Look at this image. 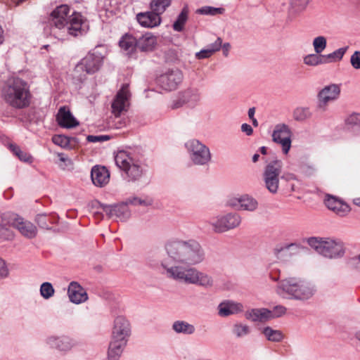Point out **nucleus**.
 Returning a JSON list of instances; mask_svg holds the SVG:
<instances>
[{
	"instance_id": "nucleus-1",
	"label": "nucleus",
	"mask_w": 360,
	"mask_h": 360,
	"mask_svg": "<svg viewBox=\"0 0 360 360\" xmlns=\"http://www.w3.org/2000/svg\"><path fill=\"white\" fill-rule=\"evenodd\" d=\"M167 257L162 265L169 277L188 283H200L201 273L190 266L201 262L202 254L198 242L176 241L167 245Z\"/></svg>"
},
{
	"instance_id": "nucleus-2",
	"label": "nucleus",
	"mask_w": 360,
	"mask_h": 360,
	"mask_svg": "<svg viewBox=\"0 0 360 360\" xmlns=\"http://www.w3.org/2000/svg\"><path fill=\"white\" fill-rule=\"evenodd\" d=\"M70 8L67 5L58 6L51 13L52 32L56 34V30H64L70 35L77 36L85 30L86 27L82 15L74 12L69 15Z\"/></svg>"
},
{
	"instance_id": "nucleus-3",
	"label": "nucleus",
	"mask_w": 360,
	"mask_h": 360,
	"mask_svg": "<svg viewBox=\"0 0 360 360\" xmlns=\"http://www.w3.org/2000/svg\"><path fill=\"white\" fill-rule=\"evenodd\" d=\"M2 97L10 106L22 109L30 105L32 95L26 82L19 77H13L5 83Z\"/></svg>"
},
{
	"instance_id": "nucleus-4",
	"label": "nucleus",
	"mask_w": 360,
	"mask_h": 360,
	"mask_svg": "<svg viewBox=\"0 0 360 360\" xmlns=\"http://www.w3.org/2000/svg\"><path fill=\"white\" fill-rule=\"evenodd\" d=\"M283 162L274 160L264 167L262 178L265 188L272 194L278 192L280 186L287 187L288 184L297 180L296 176L290 172H282Z\"/></svg>"
},
{
	"instance_id": "nucleus-5",
	"label": "nucleus",
	"mask_w": 360,
	"mask_h": 360,
	"mask_svg": "<svg viewBox=\"0 0 360 360\" xmlns=\"http://www.w3.org/2000/svg\"><path fill=\"white\" fill-rule=\"evenodd\" d=\"M314 287L309 282L300 278L290 277L281 281L277 286V293L286 299L304 301L315 293Z\"/></svg>"
},
{
	"instance_id": "nucleus-6",
	"label": "nucleus",
	"mask_w": 360,
	"mask_h": 360,
	"mask_svg": "<svg viewBox=\"0 0 360 360\" xmlns=\"http://www.w3.org/2000/svg\"><path fill=\"white\" fill-rule=\"evenodd\" d=\"M8 226L15 228L27 238H34L37 234V228L34 224L14 213H4L0 215V238H13V233Z\"/></svg>"
},
{
	"instance_id": "nucleus-7",
	"label": "nucleus",
	"mask_w": 360,
	"mask_h": 360,
	"mask_svg": "<svg viewBox=\"0 0 360 360\" xmlns=\"http://www.w3.org/2000/svg\"><path fill=\"white\" fill-rule=\"evenodd\" d=\"M308 245L318 253L328 258H335L344 255L343 243L333 238L311 237L307 240Z\"/></svg>"
},
{
	"instance_id": "nucleus-8",
	"label": "nucleus",
	"mask_w": 360,
	"mask_h": 360,
	"mask_svg": "<svg viewBox=\"0 0 360 360\" xmlns=\"http://www.w3.org/2000/svg\"><path fill=\"white\" fill-rule=\"evenodd\" d=\"M116 165L125 172L131 181L139 180L143 174L139 162L127 151L120 150L115 157Z\"/></svg>"
},
{
	"instance_id": "nucleus-9",
	"label": "nucleus",
	"mask_w": 360,
	"mask_h": 360,
	"mask_svg": "<svg viewBox=\"0 0 360 360\" xmlns=\"http://www.w3.org/2000/svg\"><path fill=\"white\" fill-rule=\"evenodd\" d=\"M103 56L100 53L96 51L89 52L76 65L75 72L79 74L82 79L86 74H94L97 72L101 66Z\"/></svg>"
},
{
	"instance_id": "nucleus-10",
	"label": "nucleus",
	"mask_w": 360,
	"mask_h": 360,
	"mask_svg": "<svg viewBox=\"0 0 360 360\" xmlns=\"http://www.w3.org/2000/svg\"><path fill=\"white\" fill-rule=\"evenodd\" d=\"M241 217L237 213H228L217 217L210 221L216 233H223L238 227L241 223Z\"/></svg>"
},
{
	"instance_id": "nucleus-11",
	"label": "nucleus",
	"mask_w": 360,
	"mask_h": 360,
	"mask_svg": "<svg viewBox=\"0 0 360 360\" xmlns=\"http://www.w3.org/2000/svg\"><path fill=\"white\" fill-rule=\"evenodd\" d=\"M272 141L280 145L284 154H288L292 143V132L290 127L285 124H276L272 131Z\"/></svg>"
},
{
	"instance_id": "nucleus-12",
	"label": "nucleus",
	"mask_w": 360,
	"mask_h": 360,
	"mask_svg": "<svg viewBox=\"0 0 360 360\" xmlns=\"http://www.w3.org/2000/svg\"><path fill=\"white\" fill-rule=\"evenodd\" d=\"M340 94V87L336 84H331L324 86L318 94L317 108L320 110H326L328 103L336 101Z\"/></svg>"
},
{
	"instance_id": "nucleus-13",
	"label": "nucleus",
	"mask_w": 360,
	"mask_h": 360,
	"mask_svg": "<svg viewBox=\"0 0 360 360\" xmlns=\"http://www.w3.org/2000/svg\"><path fill=\"white\" fill-rule=\"evenodd\" d=\"M131 333L129 321L124 316H117L115 319L112 331V340L122 344H127Z\"/></svg>"
},
{
	"instance_id": "nucleus-14",
	"label": "nucleus",
	"mask_w": 360,
	"mask_h": 360,
	"mask_svg": "<svg viewBox=\"0 0 360 360\" xmlns=\"http://www.w3.org/2000/svg\"><path fill=\"white\" fill-rule=\"evenodd\" d=\"M183 75L179 70H171L160 75L158 78L160 86L165 90L172 91L181 82Z\"/></svg>"
},
{
	"instance_id": "nucleus-15",
	"label": "nucleus",
	"mask_w": 360,
	"mask_h": 360,
	"mask_svg": "<svg viewBox=\"0 0 360 360\" xmlns=\"http://www.w3.org/2000/svg\"><path fill=\"white\" fill-rule=\"evenodd\" d=\"M128 87V84H124L112 103V112L117 117L127 110L130 96Z\"/></svg>"
},
{
	"instance_id": "nucleus-16",
	"label": "nucleus",
	"mask_w": 360,
	"mask_h": 360,
	"mask_svg": "<svg viewBox=\"0 0 360 360\" xmlns=\"http://www.w3.org/2000/svg\"><path fill=\"white\" fill-rule=\"evenodd\" d=\"M101 207L110 218H115L121 221H127L131 216V212L124 202L117 205H102Z\"/></svg>"
},
{
	"instance_id": "nucleus-17",
	"label": "nucleus",
	"mask_w": 360,
	"mask_h": 360,
	"mask_svg": "<svg viewBox=\"0 0 360 360\" xmlns=\"http://www.w3.org/2000/svg\"><path fill=\"white\" fill-rule=\"evenodd\" d=\"M324 203L329 210L340 216H345L350 211L349 206L347 203L330 194L326 195Z\"/></svg>"
},
{
	"instance_id": "nucleus-18",
	"label": "nucleus",
	"mask_w": 360,
	"mask_h": 360,
	"mask_svg": "<svg viewBox=\"0 0 360 360\" xmlns=\"http://www.w3.org/2000/svg\"><path fill=\"white\" fill-rule=\"evenodd\" d=\"M136 20L142 27L147 28L158 27L162 22L161 16L152 10L138 13Z\"/></svg>"
},
{
	"instance_id": "nucleus-19",
	"label": "nucleus",
	"mask_w": 360,
	"mask_h": 360,
	"mask_svg": "<svg viewBox=\"0 0 360 360\" xmlns=\"http://www.w3.org/2000/svg\"><path fill=\"white\" fill-rule=\"evenodd\" d=\"M46 343L53 348L60 351H68L76 345V341L68 336H51L47 338Z\"/></svg>"
},
{
	"instance_id": "nucleus-20",
	"label": "nucleus",
	"mask_w": 360,
	"mask_h": 360,
	"mask_svg": "<svg viewBox=\"0 0 360 360\" xmlns=\"http://www.w3.org/2000/svg\"><path fill=\"white\" fill-rule=\"evenodd\" d=\"M68 295L70 302L77 304L84 302L88 299L86 290L78 283L75 281L70 283Z\"/></svg>"
},
{
	"instance_id": "nucleus-21",
	"label": "nucleus",
	"mask_w": 360,
	"mask_h": 360,
	"mask_svg": "<svg viewBox=\"0 0 360 360\" xmlns=\"http://www.w3.org/2000/svg\"><path fill=\"white\" fill-rule=\"evenodd\" d=\"M91 176L93 184L98 187H103L110 181V172L105 167L94 166L91 169Z\"/></svg>"
},
{
	"instance_id": "nucleus-22",
	"label": "nucleus",
	"mask_w": 360,
	"mask_h": 360,
	"mask_svg": "<svg viewBox=\"0 0 360 360\" xmlns=\"http://www.w3.org/2000/svg\"><path fill=\"white\" fill-rule=\"evenodd\" d=\"M186 146L189 152L193 162L195 165L202 164V144L196 139L188 141Z\"/></svg>"
},
{
	"instance_id": "nucleus-23",
	"label": "nucleus",
	"mask_w": 360,
	"mask_h": 360,
	"mask_svg": "<svg viewBox=\"0 0 360 360\" xmlns=\"http://www.w3.org/2000/svg\"><path fill=\"white\" fill-rule=\"evenodd\" d=\"M157 44V37L150 32L146 33L137 39V48L143 52L154 51Z\"/></svg>"
},
{
	"instance_id": "nucleus-24",
	"label": "nucleus",
	"mask_w": 360,
	"mask_h": 360,
	"mask_svg": "<svg viewBox=\"0 0 360 360\" xmlns=\"http://www.w3.org/2000/svg\"><path fill=\"white\" fill-rule=\"evenodd\" d=\"M57 121L58 124L64 128H72L79 124V122L72 116L70 111L66 110L65 107L59 109L57 115Z\"/></svg>"
},
{
	"instance_id": "nucleus-25",
	"label": "nucleus",
	"mask_w": 360,
	"mask_h": 360,
	"mask_svg": "<svg viewBox=\"0 0 360 360\" xmlns=\"http://www.w3.org/2000/svg\"><path fill=\"white\" fill-rule=\"evenodd\" d=\"M245 318L255 322H265L272 319V313L265 308L252 309L245 312Z\"/></svg>"
},
{
	"instance_id": "nucleus-26",
	"label": "nucleus",
	"mask_w": 360,
	"mask_h": 360,
	"mask_svg": "<svg viewBox=\"0 0 360 360\" xmlns=\"http://www.w3.org/2000/svg\"><path fill=\"white\" fill-rule=\"evenodd\" d=\"M219 314L221 316H228L235 314L243 310L242 304L233 301H226L221 302L219 307Z\"/></svg>"
},
{
	"instance_id": "nucleus-27",
	"label": "nucleus",
	"mask_w": 360,
	"mask_h": 360,
	"mask_svg": "<svg viewBox=\"0 0 360 360\" xmlns=\"http://www.w3.org/2000/svg\"><path fill=\"white\" fill-rule=\"evenodd\" d=\"M120 46L127 54H131L137 47V40L131 35L125 34L120 41Z\"/></svg>"
},
{
	"instance_id": "nucleus-28",
	"label": "nucleus",
	"mask_w": 360,
	"mask_h": 360,
	"mask_svg": "<svg viewBox=\"0 0 360 360\" xmlns=\"http://www.w3.org/2000/svg\"><path fill=\"white\" fill-rule=\"evenodd\" d=\"M126 344L111 340L110 342L108 356L109 360H117L122 353Z\"/></svg>"
},
{
	"instance_id": "nucleus-29",
	"label": "nucleus",
	"mask_w": 360,
	"mask_h": 360,
	"mask_svg": "<svg viewBox=\"0 0 360 360\" xmlns=\"http://www.w3.org/2000/svg\"><path fill=\"white\" fill-rule=\"evenodd\" d=\"M172 0H151L150 8L161 16L170 6Z\"/></svg>"
},
{
	"instance_id": "nucleus-30",
	"label": "nucleus",
	"mask_w": 360,
	"mask_h": 360,
	"mask_svg": "<svg viewBox=\"0 0 360 360\" xmlns=\"http://www.w3.org/2000/svg\"><path fill=\"white\" fill-rule=\"evenodd\" d=\"M172 328L177 333L192 334L195 331L194 326L184 321H175Z\"/></svg>"
},
{
	"instance_id": "nucleus-31",
	"label": "nucleus",
	"mask_w": 360,
	"mask_h": 360,
	"mask_svg": "<svg viewBox=\"0 0 360 360\" xmlns=\"http://www.w3.org/2000/svg\"><path fill=\"white\" fill-rule=\"evenodd\" d=\"M303 62L305 65L309 66H317L326 64L324 56L319 53L308 54L303 58Z\"/></svg>"
},
{
	"instance_id": "nucleus-32",
	"label": "nucleus",
	"mask_w": 360,
	"mask_h": 360,
	"mask_svg": "<svg viewBox=\"0 0 360 360\" xmlns=\"http://www.w3.org/2000/svg\"><path fill=\"white\" fill-rule=\"evenodd\" d=\"M258 207V202L254 198L248 195H243V200L240 203V210L254 212Z\"/></svg>"
},
{
	"instance_id": "nucleus-33",
	"label": "nucleus",
	"mask_w": 360,
	"mask_h": 360,
	"mask_svg": "<svg viewBox=\"0 0 360 360\" xmlns=\"http://www.w3.org/2000/svg\"><path fill=\"white\" fill-rule=\"evenodd\" d=\"M347 49L348 46H345L335 50L331 53L323 55L326 64L341 60Z\"/></svg>"
},
{
	"instance_id": "nucleus-34",
	"label": "nucleus",
	"mask_w": 360,
	"mask_h": 360,
	"mask_svg": "<svg viewBox=\"0 0 360 360\" xmlns=\"http://www.w3.org/2000/svg\"><path fill=\"white\" fill-rule=\"evenodd\" d=\"M347 129H351L354 127H360V113L352 112L348 115L344 120Z\"/></svg>"
},
{
	"instance_id": "nucleus-35",
	"label": "nucleus",
	"mask_w": 360,
	"mask_h": 360,
	"mask_svg": "<svg viewBox=\"0 0 360 360\" xmlns=\"http://www.w3.org/2000/svg\"><path fill=\"white\" fill-rule=\"evenodd\" d=\"M263 333L268 340L272 342H280L283 338V335L280 330H274L270 327L264 328Z\"/></svg>"
},
{
	"instance_id": "nucleus-36",
	"label": "nucleus",
	"mask_w": 360,
	"mask_h": 360,
	"mask_svg": "<svg viewBox=\"0 0 360 360\" xmlns=\"http://www.w3.org/2000/svg\"><path fill=\"white\" fill-rule=\"evenodd\" d=\"M309 108L298 107L293 112V117L297 121H304L311 117Z\"/></svg>"
},
{
	"instance_id": "nucleus-37",
	"label": "nucleus",
	"mask_w": 360,
	"mask_h": 360,
	"mask_svg": "<svg viewBox=\"0 0 360 360\" xmlns=\"http://www.w3.org/2000/svg\"><path fill=\"white\" fill-rule=\"evenodd\" d=\"M124 203L127 204V207L129 205H134V206L140 205V206L147 207V206H150L152 205L153 200L150 198H141L134 196V197H131V198H127L126 200V201L124 202Z\"/></svg>"
},
{
	"instance_id": "nucleus-38",
	"label": "nucleus",
	"mask_w": 360,
	"mask_h": 360,
	"mask_svg": "<svg viewBox=\"0 0 360 360\" xmlns=\"http://www.w3.org/2000/svg\"><path fill=\"white\" fill-rule=\"evenodd\" d=\"M188 18V10L184 8L180 14L178 15L177 19L173 24V29L175 31L180 32L184 29V24L186 23Z\"/></svg>"
},
{
	"instance_id": "nucleus-39",
	"label": "nucleus",
	"mask_w": 360,
	"mask_h": 360,
	"mask_svg": "<svg viewBox=\"0 0 360 360\" xmlns=\"http://www.w3.org/2000/svg\"><path fill=\"white\" fill-rule=\"evenodd\" d=\"M10 149L11 151L21 160L25 162H31L32 160V156L22 150L19 146L15 144L10 145Z\"/></svg>"
},
{
	"instance_id": "nucleus-40",
	"label": "nucleus",
	"mask_w": 360,
	"mask_h": 360,
	"mask_svg": "<svg viewBox=\"0 0 360 360\" xmlns=\"http://www.w3.org/2000/svg\"><path fill=\"white\" fill-rule=\"evenodd\" d=\"M39 291L41 296L45 300L52 297L55 293V290L49 282L43 283L40 286Z\"/></svg>"
},
{
	"instance_id": "nucleus-41",
	"label": "nucleus",
	"mask_w": 360,
	"mask_h": 360,
	"mask_svg": "<svg viewBox=\"0 0 360 360\" xmlns=\"http://www.w3.org/2000/svg\"><path fill=\"white\" fill-rule=\"evenodd\" d=\"M222 40L220 37H217L214 42L207 45L206 49H204V58H208L212 53L219 51L221 47Z\"/></svg>"
},
{
	"instance_id": "nucleus-42",
	"label": "nucleus",
	"mask_w": 360,
	"mask_h": 360,
	"mask_svg": "<svg viewBox=\"0 0 360 360\" xmlns=\"http://www.w3.org/2000/svg\"><path fill=\"white\" fill-rule=\"evenodd\" d=\"M327 41L325 37L319 36L313 40V46L316 53L321 54L326 48Z\"/></svg>"
},
{
	"instance_id": "nucleus-43",
	"label": "nucleus",
	"mask_w": 360,
	"mask_h": 360,
	"mask_svg": "<svg viewBox=\"0 0 360 360\" xmlns=\"http://www.w3.org/2000/svg\"><path fill=\"white\" fill-rule=\"evenodd\" d=\"M75 140L74 138H69L64 135H56L52 138L53 142L61 146L62 148H68L71 142V141Z\"/></svg>"
},
{
	"instance_id": "nucleus-44",
	"label": "nucleus",
	"mask_w": 360,
	"mask_h": 360,
	"mask_svg": "<svg viewBox=\"0 0 360 360\" xmlns=\"http://www.w3.org/2000/svg\"><path fill=\"white\" fill-rule=\"evenodd\" d=\"M243 200V195L230 196L226 200V205L236 210H240V203Z\"/></svg>"
},
{
	"instance_id": "nucleus-45",
	"label": "nucleus",
	"mask_w": 360,
	"mask_h": 360,
	"mask_svg": "<svg viewBox=\"0 0 360 360\" xmlns=\"http://www.w3.org/2000/svg\"><path fill=\"white\" fill-rule=\"evenodd\" d=\"M233 332L238 338H240L248 335L250 333V328L245 324L236 323L233 326Z\"/></svg>"
},
{
	"instance_id": "nucleus-46",
	"label": "nucleus",
	"mask_w": 360,
	"mask_h": 360,
	"mask_svg": "<svg viewBox=\"0 0 360 360\" xmlns=\"http://www.w3.org/2000/svg\"><path fill=\"white\" fill-rule=\"evenodd\" d=\"M224 8H215L212 6H204V15H218L224 13Z\"/></svg>"
},
{
	"instance_id": "nucleus-47",
	"label": "nucleus",
	"mask_w": 360,
	"mask_h": 360,
	"mask_svg": "<svg viewBox=\"0 0 360 360\" xmlns=\"http://www.w3.org/2000/svg\"><path fill=\"white\" fill-rule=\"evenodd\" d=\"M352 67L355 70H360V51H355L350 58Z\"/></svg>"
},
{
	"instance_id": "nucleus-48",
	"label": "nucleus",
	"mask_w": 360,
	"mask_h": 360,
	"mask_svg": "<svg viewBox=\"0 0 360 360\" xmlns=\"http://www.w3.org/2000/svg\"><path fill=\"white\" fill-rule=\"evenodd\" d=\"M86 139L89 142L96 143V142H103L110 139V136L108 135H89L86 137Z\"/></svg>"
},
{
	"instance_id": "nucleus-49",
	"label": "nucleus",
	"mask_w": 360,
	"mask_h": 360,
	"mask_svg": "<svg viewBox=\"0 0 360 360\" xmlns=\"http://www.w3.org/2000/svg\"><path fill=\"white\" fill-rule=\"evenodd\" d=\"M286 308L282 305L276 306L271 312L272 313V319L280 317L286 312Z\"/></svg>"
},
{
	"instance_id": "nucleus-50",
	"label": "nucleus",
	"mask_w": 360,
	"mask_h": 360,
	"mask_svg": "<svg viewBox=\"0 0 360 360\" xmlns=\"http://www.w3.org/2000/svg\"><path fill=\"white\" fill-rule=\"evenodd\" d=\"M8 274L9 271L5 261L0 258V278H5Z\"/></svg>"
},
{
	"instance_id": "nucleus-51",
	"label": "nucleus",
	"mask_w": 360,
	"mask_h": 360,
	"mask_svg": "<svg viewBox=\"0 0 360 360\" xmlns=\"http://www.w3.org/2000/svg\"><path fill=\"white\" fill-rule=\"evenodd\" d=\"M292 5L297 8L298 11L304 10L307 4V0H292Z\"/></svg>"
},
{
	"instance_id": "nucleus-52",
	"label": "nucleus",
	"mask_w": 360,
	"mask_h": 360,
	"mask_svg": "<svg viewBox=\"0 0 360 360\" xmlns=\"http://www.w3.org/2000/svg\"><path fill=\"white\" fill-rule=\"evenodd\" d=\"M186 103L185 96L182 98H179L176 100H174L171 104V108L172 109H177L183 106V105Z\"/></svg>"
},
{
	"instance_id": "nucleus-53",
	"label": "nucleus",
	"mask_w": 360,
	"mask_h": 360,
	"mask_svg": "<svg viewBox=\"0 0 360 360\" xmlns=\"http://www.w3.org/2000/svg\"><path fill=\"white\" fill-rule=\"evenodd\" d=\"M241 130L243 132L245 133L248 136H250L253 133V129L252 127L246 123H244L241 125Z\"/></svg>"
},
{
	"instance_id": "nucleus-54",
	"label": "nucleus",
	"mask_w": 360,
	"mask_h": 360,
	"mask_svg": "<svg viewBox=\"0 0 360 360\" xmlns=\"http://www.w3.org/2000/svg\"><path fill=\"white\" fill-rule=\"evenodd\" d=\"M211 153L208 148L204 146V164L211 160Z\"/></svg>"
},
{
	"instance_id": "nucleus-55",
	"label": "nucleus",
	"mask_w": 360,
	"mask_h": 360,
	"mask_svg": "<svg viewBox=\"0 0 360 360\" xmlns=\"http://www.w3.org/2000/svg\"><path fill=\"white\" fill-rule=\"evenodd\" d=\"M46 217L44 215H39L37 217V221L42 228L49 229L48 225L44 221Z\"/></svg>"
},
{
	"instance_id": "nucleus-56",
	"label": "nucleus",
	"mask_w": 360,
	"mask_h": 360,
	"mask_svg": "<svg viewBox=\"0 0 360 360\" xmlns=\"http://www.w3.org/2000/svg\"><path fill=\"white\" fill-rule=\"evenodd\" d=\"M213 285V280L211 277L207 276H204V287L210 288Z\"/></svg>"
},
{
	"instance_id": "nucleus-57",
	"label": "nucleus",
	"mask_w": 360,
	"mask_h": 360,
	"mask_svg": "<svg viewBox=\"0 0 360 360\" xmlns=\"http://www.w3.org/2000/svg\"><path fill=\"white\" fill-rule=\"evenodd\" d=\"M231 49V44L229 43H225L222 46L223 54L224 56H228L229 52Z\"/></svg>"
},
{
	"instance_id": "nucleus-58",
	"label": "nucleus",
	"mask_w": 360,
	"mask_h": 360,
	"mask_svg": "<svg viewBox=\"0 0 360 360\" xmlns=\"http://www.w3.org/2000/svg\"><path fill=\"white\" fill-rule=\"evenodd\" d=\"M255 112V108H250L248 110V117H249V118L250 120L255 118V117H254Z\"/></svg>"
},
{
	"instance_id": "nucleus-59",
	"label": "nucleus",
	"mask_w": 360,
	"mask_h": 360,
	"mask_svg": "<svg viewBox=\"0 0 360 360\" xmlns=\"http://www.w3.org/2000/svg\"><path fill=\"white\" fill-rule=\"evenodd\" d=\"M353 202L354 205L360 207V197L354 198Z\"/></svg>"
},
{
	"instance_id": "nucleus-60",
	"label": "nucleus",
	"mask_w": 360,
	"mask_h": 360,
	"mask_svg": "<svg viewBox=\"0 0 360 360\" xmlns=\"http://www.w3.org/2000/svg\"><path fill=\"white\" fill-rule=\"evenodd\" d=\"M259 158V154H255L252 157V161L253 162H257L258 159Z\"/></svg>"
},
{
	"instance_id": "nucleus-61",
	"label": "nucleus",
	"mask_w": 360,
	"mask_h": 360,
	"mask_svg": "<svg viewBox=\"0 0 360 360\" xmlns=\"http://www.w3.org/2000/svg\"><path fill=\"white\" fill-rule=\"evenodd\" d=\"M260 151L262 154H266V148L265 146H262L260 148Z\"/></svg>"
},
{
	"instance_id": "nucleus-62",
	"label": "nucleus",
	"mask_w": 360,
	"mask_h": 360,
	"mask_svg": "<svg viewBox=\"0 0 360 360\" xmlns=\"http://www.w3.org/2000/svg\"><path fill=\"white\" fill-rule=\"evenodd\" d=\"M251 120L252 122V124L255 127H257L258 126V122H257V120L255 118L251 119Z\"/></svg>"
},
{
	"instance_id": "nucleus-63",
	"label": "nucleus",
	"mask_w": 360,
	"mask_h": 360,
	"mask_svg": "<svg viewBox=\"0 0 360 360\" xmlns=\"http://www.w3.org/2000/svg\"><path fill=\"white\" fill-rule=\"evenodd\" d=\"M11 1L13 2L15 6H18L20 3H21L24 0H11Z\"/></svg>"
},
{
	"instance_id": "nucleus-64",
	"label": "nucleus",
	"mask_w": 360,
	"mask_h": 360,
	"mask_svg": "<svg viewBox=\"0 0 360 360\" xmlns=\"http://www.w3.org/2000/svg\"><path fill=\"white\" fill-rule=\"evenodd\" d=\"M196 56L198 58H202V50L200 51L199 52H198L196 53Z\"/></svg>"
}]
</instances>
